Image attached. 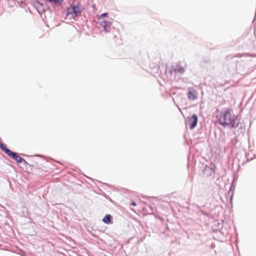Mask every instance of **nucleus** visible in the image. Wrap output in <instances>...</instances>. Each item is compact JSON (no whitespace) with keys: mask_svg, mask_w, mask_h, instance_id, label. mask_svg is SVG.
Returning <instances> with one entry per match:
<instances>
[{"mask_svg":"<svg viewBox=\"0 0 256 256\" xmlns=\"http://www.w3.org/2000/svg\"><path fill=\"white\" fill-rule=\"evenodd\" d=\"M218 123L222 126H228L229 128H238L240 122L230 110H227L220 112Z\"/></svg>","mask_w":256,"mask_h":256,"instance_id":"1","label":"nucleus"},{"mask_svg":"<svg viewBox=\"0 0 256 256\" xmlns=\"http://www.w3.org/2000/svg\"><path fill=\"white\" fill-rule=\"evenodd\" d=\"M108 14V12H104L101 14L100 17L98 18V22L101 28L104 29L105 33L109 32L112 26V22L108 20H106L103 19L104 17H107Z\"/></svg>","mask_w":256,"mask_h":256,"instance_id":"2","label":"nucleus"},{"mask_svg":"<svg viewBox=\"0 0 256 256\" xmlns=\"http://www.w3.org/2000/svg\"><path fill=\"white\" fill-rule=\"evenodd\" d=\"M82 6L78 2L76 4H71L70 8L68 9V13L69 14H74L76 16H78L82 10Z\"/></svg>","mask_w":256,"mask_h":256,"instance_id":"3","label":"nucleus"},{"mask_svg":"<svg viewBox=\"0 0 256 256\" xmlns=\"http://www.w3.org/2000/svg\"><path fill=\"white\" fill-rule=\"evenodd\" d=\"M5 154L14 160H15L18 164L22 163V161L24 160V158L20 156L17 152H12L10 149H8Z\"/></svg>","mask_w":256,"mask_h":256,"instance_id":"4","label":"nucleus"},{"mask_svg":"<svg viewBox=\"0 0 256 256\" xmlns=\"http://www.w3.org/2000/svg\"><path fill=\"white\" fill-rule=\"evenodd\" d=\"M198 121V118L196 114H193L190 117L188 118L186 124L190 126V128L191 130L194 129L197 125Z\"/></svg>","mask_w":256,"mask_h":256,"instance_id":"5","label":"nucleus"},{"mask_svg":"<svg viewBox=\"0 0 256 256\" xmlns=\"http://www.w3.org/2000/svg\"><path fill=\"white\" fill-rule=\"evenodd\" d=\"M204 174L206 175L207 176H212L214 177L215 174V170L214 168H210L208 166H206L204 169Z\"/></svg>","mask_w":256,"mask_h":256,"instance_id":"6","label":"nucleus"},{"mask_svg":"<svg viewBox=\"0 0 256 256\" xmlns=\"http://www.w3.org/2000/svg\"><path fill=\"white\" fill-rule=\"evenodd\" d=\"M102 222L106 224H112V216L109 214H106L102 218Z\"/></svg>","mask_w":256,"mask_h":256,"instance_id":"7","label":"nucleus"},{"mask_svg":"<svg viewBox=\"0 0 256 256\" xmlns=\"http://www.w3.org/2000/svg\"><path fill=\"white\" fill-rule=\"evenodd\" d=\"M174 70L176 73H178L180 74H183L185 71L184 67L180 65L176 66V68L174 69Z\"/></svg>","mask_w":256,"mask_h":256,"instance_id":"8","label":"nucleus"},{"mask_svg":"<svg viewBox=\"0 0 256 256\" xmlns=\"http://www.w3.org/2000/svg\"><path fill=\"white\" fill-rule=\"evenodd\" d=\"M187 96H188V98L190 100H196L198 98L196 95L194 94V92H192L190 90H188V94H187Z\"/></svg>","mask_w":256,"mask_h":256,"instance_id":"9","label":"nucleus"},{"mask_svg":"<svg viewBox=\"0 0 256 256\" xmlns=\"http://www.w3.org/2000/svg\"><path fill=\"white\" fill-rule=\"evenodd\" d=\"M46 2L50 4H54V5H60L61 4L64 0H46Z\"/></svg>","mask_w":256,"mask_h":256,"instance_id":"10","label":"nucleus"},{"mask_svg":"<svg viewBox=\"0 0 256 256\" xmlns=\"http://www.w3.org/2000/svg\"><path fill=\"white\" fill-rule=\"evenodd\" d=\"M234 188H235L233 184H232L230 187V188L229 190V193H230V192L232 191H234Z\"/></svg>","mask_w":256,"mask_h":256,"instance_id":"11","label":"nucleus"},{"mask_svg":"<svg viewBox=\"0 0 256 256\" xmlns=\"http://www.w3.org/2000/svg\"><path fill=\"white\" fill-rule=\"evenodd\" d=\"M22 162L24 163V164L26 166H30V164L24 159V160L22 161Z\"/></svg>","mask_w":256,"mask_h":256,"instance_id":"12","label":"nucleus"},{"mask_svg":"<svg viewBox=\"0 0 256 256\" xmlns=\"http://www.w3.org/2000/svg\"><path fill=\"white\" fill-rule=\"evenodd\" d=\"M130 204H131L132 206H136V203L135 202L132 201V202H131Z\"/></svg>","mask_w":256,"mask_h":256,"instance_id":"13","label":"nucleus"},{"mask_svg":"<svg viewBox=\"0 0 256 256\" xmlns=\"http://www.w3.org/2000/svg\"><path fill=\"white\" fill-rule=\"evenodd\" d=\"M232 196H233V194H231V196H230V201H232Z\"/></svg>","mask_w":256,"mask_h":256,"instance_id":"14","label":"nucleus"},{"mask_svg":"<svg viewBox=\"0 0 256 256\" xmlns=\"http://www.w3.org/2000/svg\"><path fill=\"white\" fill-rule=\"evenodd\" d=\"M38 3L39 4L41 5V6H43V4H42V3H40V2H38Z\"/></svg>","mask_w":256,"mask_h":256,"instance_id":"15","label":"nucleus"},{"mask_svg":"<svg viewBox=\"0 0 256 256\" xmlns=\"http://www.w3.org/2000/svg\"><path fill=\"white\" fill-rule=\"evenodd\" d=\"M154 69L156 70H158V68L157 67H154Z\"/></svg>","mask_w":256,"mask_h":256,"instance_id":"16","label":"nucleus"},{"mask_svg":"<svg viewBox=\"0 0 256 256\" xmlns=\"http://www.w3.org/2000/svg\"><path fill=\"white\" fill-rule=\"evenodd\" d=\"M34 156H40L39 154H36Z\"/></svg>","mask_w":256,"mask_h":256,"instance_id":"17","label":"nucleus"}]
</instances>
